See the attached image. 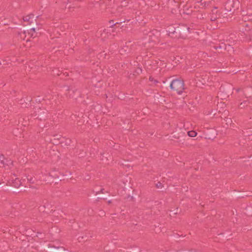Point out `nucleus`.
Returning <instances> with one entry per match:
<instances>
[{
    "label": "nucleus",
    "instance_id": "3",
    "mask_svg": "<svg viewBox=\"0 0 252 252\" xmlns=\"http://www.w3.org/2000/svg\"><path fill=\"white\" fill-rule=\"evenodd\" d=\"M240 2L238 0H228L225 4V9L228 11H234L238 9Z\"/></svg>",
    "mask_w": 252,
    "mask_h": 252
},
{
    "label": "nucleus",
    "instance_id": "19",
    "mask_svg": "<svg viewBox=\"0 0 252 252\" xmlns=\"http://www.w3.org/2000/svg\"><path fill=\"white\" fill-rule=\"evenodd\" d=\"M180 31L182 32H186L187 31L186 29H181Z\"/></svg>",
    "mask_w": 252,
    "mask_h": 252
},
{
    "label": "nucleus",
    "instance_id": "10",
    "mask_svg": "<svg viewBox=\"0 0 252 252\" xmlns=\"http://www.w3.org/2000/svg\"><path fill=\"white\" fill-rule=\"evenodd\" d=\"M249 102L248 100H244L242 102L239 106V108L240 109H243L248 105Z\"/></svg>",
    "mask_w": 252,
    "mask_h": 252
},
{
    "label": "nucleus",
    "instance_id": "7",
    "mask_svg": "<svg viewBox=\"0 0 252 252\" xmlns=\"http://www.w3.org/2000/svg\"><path fill=\"white\" fill-rule=\"evenodd\" d=\"M61 138L60 135H54L53 138L50 140L51 142L54 144H57Z\"/></svg>",
    "mask_w": 252,
    "mask_h": 252
},
{
    "label": "nucleus",
    "instance_id": "4",
    "mask_svg": "<svg viewBox=\"0 0 252 252\" xmlns=\"http://www.w3.org/2000/svg\"><path fill=\"white\" fill-rule=\"evenodd\" d=\"M43 248L47 250L49 252H72V251L66 249L63 247H55L51 244L47 246H44Z\"/></svg>",
    "mask_w": 252,
    "mask_h": 252
},
{
    "label": "nucleus",
    "instance_id": "21",
    "mask_svg": "<svg viewBox=\"0 0 252 252\" xmlns=\"http://www.w3.org/2000/svg\"><path fill=\"white\" fill-rule=\"evenodd\" d=\"M149 80H150V81H153V80H154V79H153V78H152V77H150V78H149Z\"/></svg>",
    "mask_w": 252,
    "mask_h": 252
},
{
    "label": "nucleus",
    "instance_id": "17",
    "mask_svg": "<svg viewBox=\"0 0 252 252\" xmlns=\"http://www.w3.org/2000/svg\"><path fill=\"white\" fill-rule=\"evenodd\" d=\"M109 23L112 24V25L111 26V27H112L113 26L116 25L117 24H118V23H114L113 20H110L109 21Z\"/></svg>",
    "mask_w": 252,
    "mask_h": 252
},
{
    "label": "nucleus",
    "instance_id": "13",
    "mask_svg": "<svg viewBox=\"0 0 252 252\" xmlns=\"http://www.w3.org/2000/svg\"><path fill=\"white\" fill-rule=\"evenodd\" d=\"M18 182L19 184H18V183H16V185H14L13 186L15 188H18L19 187V185L20 184V181L18 179H16L15 182Z\"/></svg>",
    "mask_w": 252,
    "mask_h": 252
},
{
    "label": "nucleus",
    "instance_id": "8",
    "mask_svg": "<svg viewBox=\"0 0 252 252\" xmlns=\"http://www.w3.org/2000/svg\"><path fill=\"white\" fill-rule=\"evenodd\" d=\"M214 49L216 50L220 49V50H226V44L222 42L219 44L218 46H215Z\"/></svg>",
    "mask_w": 252,
    "mask_h": 252
},
{
    "label": "nucleus",
    "instance_id": "16",
    "mask_svg": "<svg viewBox=\"0 0 252 252\" xmlns=\"http://www.w3.org/2000/svg\"><path fill=\"white\" fill-rule=\"evenodd\" d=\"M218 18L217 17V16H212L211 18V21H215L217 20Z\"/></svg>",
    "mask_w": 252,
    "mask_h": 252
},
{
    "label": "nucleus",
    "instance_id": "9",
    "mask_svg": "<svg viewBox=\"0 0 252 252\" xmlns=\"http://www.w3.org/2000/svg\"><path fill=\"white\" fill-rule=\"evenodd\" d=\"M104 189H101L100 192H97L96 193V197L99 199H106V196L100 194V193H103Z\"/></svg>",
    "mask_w": 252,
    "mask_h": 252
},
{
    "label": "nucleus",
    "instance_id": "15",
    "mask_svg": "<svg viewBox=\"0 0 252 252\" xmlns=\"http://www.w3.org/2000/svg\"><path fill=\"white\" fill-rule=\"evenodd\" d=\"M156 187L158 189H161L163 187V186L162 185V184L160 182H158L157 184H156Z\"/></svg>",
    "mask_w": 252,
    "mask_h": 252
},
{
    "label": "nucleus",
    "instance_id": "20",
    "mask_svg": "<svg viewBox=\"0 0 252 252\" xmlns=\"http://www.w3.org/2000/svg\"><path fill=\"white\" fill-rule=\"evenodd\" d=\"M108 204H110L112 203V201L111 200H109L107 201Z\"/></svg>",
    "mask_w": 252,
    "mask_h": 252
},
{
    "label": "nucleus",
    "instance_id": "18",
    "mask_svg": "<svg viewBox=\"0 0 252 252\" xmlns=\"http://www.w3.org/2000/svg\"><path fill=\"white\" fill-rule=\"evenodd\" d=\"M4 185V182L0 183V186H3Z\"/></svg>",
    "mask_w": 252,
    "mask_h": 252
},
{
    "label": "nucleus",
    "instance_id": "5",
    "mask_svg": "<svg viewBox=\"0 0 252 252\" xmlns=\"http://www.w3.org/2000/svg\"><path fill=\"white\" fill-rule=\"evenodd\" d=\"M24 21L29 22V25H32V22L36 20V18L33 14H30L28 15L25 16L23 18Z\"/></svg>",
    "mask_w": 252,
    "mask_h": 252
},
{
    "label": "nucleus",
    "instance_id": "2",
    "mask_svg": "<svg viewBox=\"0 0 252 252\" xmlns=\"http://www.w3.org/2000/svg\"><path fill=\"white\" fill-rule=\"evenodd\" d=\"M170 89L176 92L178 94H181L185 90V83L182 79H176L173 80L170 83Z\"/></svg>",
    "mask_w": 252,
    "mask_h": 252
},
{
    "label": "nucleus",
    "instance_id": "24",
    "mask_svg": "<svg viewBox=\"0 0 252 252\" xmlns=\"http://www.w3.org/2000/svg\"><path fill=\"white\" fill-rule=\"evenodd\" d=\"M101 214L103 215H105V213L104 212H102V213H101Z\"/></svg>",
    "mask_w": 252,
    "mask_h": 252
},
{
    "label": "nucleus",
    "instance_id": "14",
    "mask_svg": "<svg viewBox=\"0 0 252 252\" xmlns=\"http://www.w3.org/2000/svg\"><path fill=\"white\" fill-rule=\"evenodd\" d=\"M0 162L3 164H4V157L3 155L0 156Z\"/></svg>",
    "mask_w": 252,
    "mask_h": 252
},
{
    "label": "nucleus",
    "instance_id": "12",
    "mask_svg": "<svg viewBox=\"0 0 252 252\" xmlns=\"http://www.w3.org/2000/svg\"><path fill=\"white\" fill-rule=\"evenodd\" d=\"M188 135L189 137H194L197 135V132L194 130L189 131L188 132Z\"/></svg>",
    "mask_w": 252,
    "mask_h": 252
},
{
    "label": "nucleus",
    "instance_id": "11",
    "mask_svg": "<svg viewBox=\"0 0 252 252\" xmlns=\"http://www.w3.org/2000/svg\"><path fill=\"white\" fill-rule=\"evenodd\" d=\"M9 59L8 58L2 61L0 63V65H2L3 67L5 66V65L8 64L9 63Z\"/></svg>",
    "mask_w": 252,
    "mask_h": 252
},
{
    "label": "nucleus",
    "instance_id": "23",
    "mask_svg": "<svg viewBox=\"0 0 252 252\" xmlns=\"http://www.w3.org/2000/svg\"><path fill=\"white\" fill-rule=\"evenodd\" d=\"M189 30H190V28H189V27L187 29V30L189 32Z\"/></svg>",
    "mask_w": 252,
    "mask_h": 252
},
{
    "label": "nucleus",
    "instance_id": "1",
    "mask_svg": "<svg viewBox=\"0 0 252 252\" xmlns=\"http://www.w3.org/2000/svg\"><path fill=\"white\" fill-rule=\"evenodd\" d=\"M40 28L39 24L37 23L36 20L32 22V25H29L23 29V31L19 33L20 38L23 40H25L26 37L28 38L26 42L30 41L29 38H34L36 36V32L39 31Z\"/></svg>",
    "mask_w": 252,
    "mask_h": 252
},
{
    "label": "nucleus",
    "instance_id": "22",
    "mask_svg": "<svg viewBox=\"0 0 252 252\" xmlns=\"http://www.w3.org/2000/svg\"><path fill=\"white\" fill-rule=\"evenodd\" d=\"M163 84H164L165 86H166V85H168V83H165V82H163Z\"/></svg>",
    "mask_w": 252,
    "mask_h": 252
},
{
    "label": "nucleus",
    "instance_id": "6",
    "mask_svg": "<svg viewBox=\"0 0 252 252\" xmlns=\"http://www.w3.org/2000/svg\"><path fill=\"white\" fill-rule=\"evenodd\" d=\"M209 2V0H201L199 2H197V5L198 6H201L202 8H205L206 6L208 4Z\"/></svg>",
    "mask_w": 252,
    "mask_h": 252
},
{
    "label": "nucleus",
    "instance_id": "25",
    "mask_svg": "<svg viewBox=\"0 0 252 252\" xmlns=\"http://www.w3.org/2000/svg\"><path fill=\"white\" fill-rule=\"evenodd\" d=\"M155 82L156 83L158 82V81L157 80H155Z\"/></svg>",
    "mask_w": 252,
    "mask_h": 252
}]
</instances>
